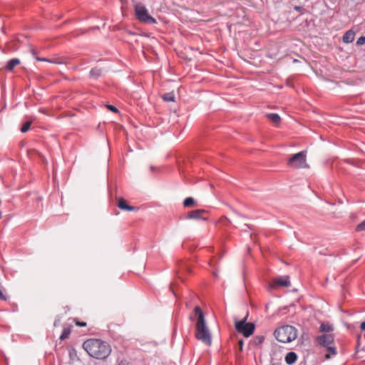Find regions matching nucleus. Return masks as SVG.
<instances>
[{
    "label": "nucleus",
    "instance_id": "nucleus-1",
    "mask_svg": "<svg viewBox=\"0 0 365 365\" xmlns=\"http://www.w3.org/2000/svg\"><path fill=\"white\" fill-rule=\"evenodd\" d=\"M190 319H195V338L206 346H211L212 341V334L205 322V315L200 307L197 306L195 307L193 316H190Z\"/></svg>",
    "mask_w": 365,
    "mask_h": 365
},
{
    "label": "nucleus",
    "instance_id": "nucleus-2",
    "mask_svg": "<svg viewBox=\"0 0 365 365\" xmlns=\"http://www.w3.org/2000/svg\"><path fill=\"white\" fill-rule=\"evenodd\" d=\"M83 347L93 358L104 359L111 353L110 346L106 341L98 339H89L84 341Z\"/></svg>",
    "mask_w": 365,
    "mask_h": 365
},
{
    "label": "nucleus",
    "instance_id": "nucleus-3",
    "mask_svg": "<svg viewBox=\"0 0 365 365\" xmlns=\"http://www.w3.org/2000/svg\"><path fill=\"white\" fill-rule=\"evenodd\" d=\"M274 336L279 342L289 343L296 339L297 330L292 326H283L275 330Z\"/></svg>",
    "mask_w": 365,
    "mask_h": 365
},
{
    "label": "nucleus",
    "instance_id": "nucleus-4",
    "mask_svg": "<svg viewBox=\"0 0 365 365\" xmlns=\"http://www.w3.org/2000/svg\"><path fill=\"white\" fill-rule=\"evenodd\" d=\"M134 10L136 19L140 22L152 24H156V20L149 14L148 9L143 4L136 3L134 5Z\"/></svg>",
    "mask_w": 365,
    "mask_h": 365
},
{
    "label": "nucleus",
    "instance_id": "nucleus-5",
    "mask_svg": "<svg viewBox=\"0 0 365 365\" xmlns=\"http://www.w3.org/2000/svg\"><path fill=\"white\" fill-rule=\"evenodd\" d=\"M247 316L243 319L235 321V327L237 332L243 334L245 337L250 336L255 331V324L252 323H246Z\"/></svg>",
    "mask_w": 365,
    "mask_h": 365
},
{
    "label": "nucleus",
    "instance_id": "nucleus-6",
    "mask_svg": "<svg viewBox=\"0 0 365 365\" xmlns=\"http://www.w3.org/2000/svg\"><path fill=\"white\" fill-rule=\"evenodd\" d=\"M317 341L319 344L324 347L327 348L329 351L328 354H326V358L329 359L331 355L336 354V350L335 347L331 346V344L334 341V336L331 334H323L317 338Z\"/></svg>",
    "mask_w": 365,
    "mask_h": 365
},
{
    "label": "nucleus",
    "instance_id": "nucleus-7",
    "mask_svg": "<svg viewBox=\"0 0 365 365\" xmlns=\"http://www.w3.org/2000/svg\"><path fill=\"white\" fill-rule=\"evenodd\" d=\"M288 165L294 168H308L306 162V155L304 152L293 155L288 160Z\"/></svg>",
    "mask_w": 365,
    "mask_h": 365
},
{
    "label": "nucleus",
    "instance_id": "nucleus-8",
    "mask_svg": "<svg viewBox=\"0 0 365 365\" xmlns=\"http://www.w3.org/2000/svg\"><path fill=\"white\" fill-rule=\"evenodd\" d=\"M206 213V211L202 209L195 210L187 213V219L189 220H200L204 219L202 217L203 214Z\"/></svg>",
    "mask_w": 365,
    "mask_h": 365
},
{
    "label": "nucleus",
    "instance_id": "nucleus-9",
    "mask_svg": "<svg viewBox=\"0 0 365 365\" xmlns=\"http://www.w3.org/2000/svg\"><path fill=\"white\" fill-rule=\"evenodd\" d=\"M117 205L120 210H126V211H134L135 210V207L128 205L126 201L122 198H117Z\"/></svg>",
    "mask_w": 365,
    "mask_h": 365
},
{
    "label": "nucleus",
    "instance_id": "nucleus-10",
    "mask_svg": "<svg viewBox=\"0 0 365 365\" xmlns=\"http://www.w3.org/2000/svg\"><path fill=\"white\" fill-rule=\"evenodd\" d=\"M273 285L279 286V287H289L290 282L287 277L278 278V279H274Z\"/></svg>",
    "mask_w": 365,
    "mask_h": 365
},
{
    "label": "nucleus",
    "instance_id": "nucleus-11",
    "mask_svg": "<svg viewBox=\"0 0 365 365\" xmlns=\"http://www.w3.org/2000/svg\"><path fill=\"white\" fill-rule=\"evenodd\" d=\"M355 37V32L353 30L347 31L343 36V41L346 43H351Z\"/></svg>",
    "mask_w": 365,
    "mask_h": 365
},
{
    "label": "nucleus",
    "instance_id": "nucleus-12",
    "mask_svg": "<svg viewBox=\"0 0 365 365\" xmlns=\"http://www.w3.org/2000/svg\"><path fill=\"white\" fill-rule=\"evenodd\" d=\"M267 118L276 125H278L280 123V121H281L280 116L277 113L267 114Z\"/></svg>",
    "mask_w": 365,
    "mask_h": 365
},
{
    "label": "nucleus",
    "instance_id": "nucleus-13",
    "mask_svg": "<svg viewBox=\"0 0 365 365\" xmlns=\"http://www.w3.org/2000/svg\"><path fill=\"white\" fill-rule=\"evenodd\" d=\"M297 359V356L294 352H289L285 356V361L288 364H294Z\"/></svg>",
    "mask_w": 365,
    "mask_h": 365
},
{
    "label": "nucleus",
    "instance_id": "nucleus-14",
    "mask_svg": "<svg viewBox=\"0 0 365 365\" xmlns=\"http://www.w3.org/2000/svg\"><path fill=\"white\" fill-rule=\"evenodd\" d=\"M20 64V61L19 58H12L8 61L6 68L9 71H12L14 67Z\"/></svg>",
    "mask_w": 365,
    "mask_h": 365
},
{
    "label": "nucleus",
    "instance_id": "nucleus-15",
    "mask_svg": "<svg viewBox=\"0 0 365 365\" xmlns=\"http://www.w3.org/2000/svg\"><path fill=\"white\" fill-rule=\"evenodd\" d=\"M183 205L185 207H195L196 206L195 200L193 197H187L183 201Z\"/></svg>",
    "mask_w": 365,
    "mask_h": 365
},
{
    "label": "nucleus",
    "instance_id": "nucleus-16",
    "mask_svg": "<svg viewBox=\"0 0 365 365\" xmlns=\"http://www.w3.org/2000/svg\"><path fill=\"white\" fill-rule=\"evenodd\" d=\"M71 332V327L64 328L61 335L60 336L61 340H65L66 339L68 338Z\"/></svg>",
    "mask_w": 365,
    "mask_h": 365
},
{
    "label": "nucleus",
    "instance_id": "nucleus-17",
    "mask_svg": "<svg viewBox=\"0 0 365 365\" xmlns=\"http://www.w3.org/2000/svg\"><path fill=\"white\" fill-rule=\"evenodd\" d=\"M102 74V70L98 68H93L90 71V75L93 78H98Z\"/></svg>",
    "mask_w": 365,
    "mask_h": 365
},
{
    "label": "nucleus",
    "instance_id": "nucleus-18",
    "mask_svg": "<svg viewBox=\"0 0 365 365\" xmlns=\"http://www.w3.org/2000/svg\"><path fill=\"white\" fill-rule=\"evenodd\" d=\"M163 99L167 102H174L175 96L173 93H167L163 96Z\"/></svg>",
    "mask_w": 365,
    "mask_h": 365
},
{
    "label": "nucleus",
    "instance_id": "nucleus-19",
    "mask_svg": "<svg viewBox=\"0 0 365 365\" xmlns=\"http://www.w3.org/2000/svg\"><path fill=\"white\" fill-rule=\"evenodd\" d=\"M333 330L332 327L329 324L322 323L320 326V331L322 332H330Z\"/></svg>",
    "mask_w": 365,
    "mask_h": 365
},
{
    "label": "nucleus",
    "instance_id": "nucleus-20",
    "mask_svg": "<svg viewBox=\"0 0 365 365\" xmlns=\"http://www.w3.org/2000/svg\"><path fill=\"white\" fill-rule=\"evenodd\" d=\"M32 122L31 121H27L25 123L23 124L21 128V131L22 133H26L27 132L30 127H31V125Z\"/></svg>",
    "mask_w": 365,
    "mask_h": 365
},
{
    "label": "nucleus",
    "instance_id": "nucleus-21",
    "mask_svg": "<svg viewBox=\"0 0 365 365\" xmlns=\"http://www.w3.org/2000/svg\"><path fill=\"white\" fill-rule=\"evenodd\" d=\"M356 231H357V232L365 231V220H364L363 222H361L356 226Z\"/></svg>",
    "mask_w": 365,
    "mask_h": 365
},
{
    "label": "nucleus",
    "instance_id": "nucleus-22",
    "mask_svg": "<svg viewBox=\"0 0 365 365\" xmlns=\"http://www.w3.org/2000/svg\"><path fill=\"white\" fill-rule=\"evenodd\" d=\"M264 338L262 336H257L254 338V343L255 344H259L263 342Z\"/></svg>",
    "mask_w": 365,
    "mask_h": 365
},
{
    "label": "nucleus",
    "instance_id": "nucleus-23",
    "mask_svg": "<svg viewBox=\"0 0 365 365\" xmlns=\"http://www.w3.org/2000/svg\"><path fill=\"white\" fill-rule=\"evenodd\" d=\"M73 321L75 322V324L78 326V327H86V322H80L78 319H73Z\"/></svg>",
    "mask_w": 365,
    "mask_h": 365
},
{
    "label": "nucleus",
    "instance_id": "nucleus-24",
    "mask_svg": "<svg viewBox=\"0 0 365 365\" xmlns=\"http://www.w3.org/2000/svg\"><path fill=\"white\" fill-rule=\"evenodd\" d=\"M357 45H364L365 44V36H362L359 37L356 41Z\"/></svg>",
    "mask_w": 365,
    "mask_h": 365
},
{
    "label": "nucleus",
    "instance_id": "nucleus-25",
    "mask_svg": "<svg viewBox=\"0 0 365 365\" xmlns=\"http://www.w3.org/2000/svg\"><path fill=\"white\" fill-rule=\"evenodd\" d=\"M106 107L108 110H111L113 113H118V108L114 106L107 105Z\"/></svg>",
    "mask_w": 365,
    "mask_h": 365
},
{
    "label": "nucleus",
    "instance_id": "nucleus-26",
    "mask_svg": "<svg viewBox=\"0 0 365 365\" xmlns=\"http://www.w3.org/2000/svg\"><path fill=\"white\" fill-rule=\"evenodd\" d=\"M0 299L4 302L8 300V297L1 291V289H0Z\"/></svg>",
    "mask_w": 365,
    "mask_h": 365
},
{
    "label": "nucleus",
    "instance_id": "nucleus-27",
    "mask_svg": "<svg viewBox=\"0 0 365 365\" xmlns=\"http://www.w3.org/2000/svg\"><path fill=\"white\" fill-rule=\"evenodd\" d=\"M239 348H240V351H242V349H243V341H242V340H240L239 341Z\"/></svg>",
    "mask_w": 365,
    "mask_h": 365
},
{
    "label": "nucleus",
    "instance_id": "nucleus-28",
    "mask_svg": "<svg viewBox=\"0 0 365 365\" xmlns=\"http://www.w3.org/2000/svg\"><path fill=\"white\" fill-rule=\"evenodd\" d=\"M361 330H365V321L363 322L361 324V326H360Z\"/></svg>",
    "mask_w": 365,
    "mask_h": 365
},
{
    "label": "nucleus",
    "instance_id": "nucleus-29",
    "mask_svg": "<svg viewBox=\"0 0 365 365\" xmlns=\"http://www.w3.org/2000/svg\"><path fill=\"white\" fill-rule=\"evenodd\" d=\"M36 60L37 61H48L47 59L46 58H38V57H36Z\"/></svg>",
    "mask_w": 365,
    "mask_h": 365
},
{
    "label": "nucleus",
    "instance_id": "nucleus-30",
    "mask_svg": "<svg viewBox=\"0 0 365 365\" xmlns=\"http://www.w3.org/2000/svg\"><path fill=\"white\" fill-rule=\"evenodd\" d=\"M150 169H151L152 170H153V169H154L153 166H151V167H150Z\"/></svg>",
    "mask_w": 365,
    "mask_h": 365
}]
</instances>
